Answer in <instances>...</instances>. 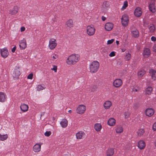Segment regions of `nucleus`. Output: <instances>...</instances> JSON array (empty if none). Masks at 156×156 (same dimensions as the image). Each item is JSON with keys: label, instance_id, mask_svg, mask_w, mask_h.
<instances>
[{"label": "nucleus", "instance_id": "10", "mask_svg": "<svg viewBox=\"0 0 156 156\" xmlns=\"http://www.w3.org/2000/svg\"><path fill=\"white\" fill-rule=\"evenodd\" d=\"M154 110L151 108H149L145 111L146 115L148 116H151L154 115Z\"/></svg>", "mask_w": 156, "mask_h": 156}, {"label": "nucleus", "instance_id": "41", "mask_svg": "<svg viewBox=\"0 0 156 156\" xmlns=\"http://www.w3.org/2000/svg\"><path fill=\"white\" fill-rule=\"evenodd\" d=\"M58 58V56L56 54H53L51 57V59L54 61Z\"/></svg>", "mask_w": 156, "mask_h": 156}, {"label": "nucleus", "instance_id": "21", "mask_svg": "<svg viewBox=\"0 0 156 156\" xmlns=\"http://www.w3.org/2000/svg\"><path fill=\"white\" fill-rule=\"evenodd\" d=\"M60 124L62 128L66 127L68 124V120L65 119H62L60 122Z\"/></svg>", "mask_w": 156, "mask_h": 156}, {"label": "nucleus", "instance_id": "24", "mask_svg": "<svg viewBox=\"0 0 156 156\" xmlns=\"http://www.w3.org/2000/svg\"><path fill=\"white\" fill-rule=\"evenodd\" d=\"M144 56L145 57H148L151 54L150 49L148 48H146L144 49L143 53Z\"/></svg>", "mask_w": 156, "mask_h": 156}, {"label": "nucleus", "instance_id": "42", "mask_svg": "<svg viewBox=\"0 0 156 156\" xmlns=\"http://www.w3.org/2000/svg\"><path fill=\"white\" fill-rule=\"evenodd\" d=\"M125 119H127L129 118L130 115V113L129 112H126L124 114Z\"/></svg>", "mask_w": 156, "mask_h": 156}, {"label": "nucleus", "instance_id": "15", "mask_svg": "<svg viewBox=\"0 0 156 156\" xmlns=\"http://www.w3.org/2000/svg\"><path fill=\"white\" fill-rule=\"evenodd\" d=\"M20 75V71L18 69H14L13 73L12 76L15 79L18 78Z\"/></svg>", "mask_w": 156, "mask_h": 156}, {"label": "nucleus", "instance_id": "46", "mask_svg": "<svg viewBox=\"0 0 156 156\" xmlns=\"http://www.w3.org/2000/svg\"><path fill=\"white\" fill-rule=\"evenodd\" d=\"M114 41V39H112L110 40H109L107 41V44H112Z\"/></svg>", "mask_w": 156, "mask_h": 156}, {"label": "nucleus", "instance_id": "22", "mask_svg": "<svg viewBox=\"0 0 156 156\" xmlns=\"http://www.w3.org/2000/svg\"><path fill=\"white\" fill-rule=\"evenodd\" d=\"M145 143L144 141L141 140L139 141L138 147L141 150L143 149L145 147Z\"/></svg>", "mask_w": 156, "mask_h": 156}, {"label": "nucleus", "instance_id": "18", "mask_svg": "<svg viewBox=\"0 0 156 156\" xmlns=\"http://www.w3.org/2000/svg\"><path fill=\"white\" fill-rule=\"evenodd\" d=\"M18 9L17 6H15L12 9H10L9 11V13L11 15H15L18 12Z\"/></svg>", "mask_w": 156, "mask_h": 156}, {"label": "nucleus", "instance_id": "36", "mask_svg": "<svg viewBox=\"0 0 156 156\" xmlns=\"http://www.w3.org/2000/svg\"><path fill=\"white\" fill-rule=\"evenodd\" d=\"M110 4L109 2L107 1L104 2L103 4V7L104 8L107 9L109 7Z\"/></svg>", "mask_w": 156, "mask_h": 156}, {"label": "nucleus", "instance_id": "8", "mask_svg": "<svg viewBox=\"0 0 156 156\" xmlns=\"http://www.w3.org/2000/svg\"><path fill=\"white\" fill-rule=\"evenodd\" d=\"M0 53L2 56L5 58L8 56L9 54L8 49L6 48L1 49Z\"/></svg>", "mask_w": 156, "mask_h": 156}, {"label": "nucleus", "instance_id": "28", "mask_svg": "<svg viewBox=\"0 0 156 156\" xmlns=\"http://www.w3.org/2000/svg\"><path fill=\"white\" fill-rule=\"evenodd\" d=\"M114 153L113 149L110 148L106 151V154L107 156H111L113 155Z\"/></svg>", "mask_w": 156, "mask_h": 156}, {"label": "nucleus", "instance_id": "5", "mask_svg": "<svg viewBox=\"0 0 156 156\" xmlns=\"http://www.w3.org/2000/svg\"><path fill=\"white\" fill-rule=\"evenodd\" d=\"M86 109V107L85 105H79L76 108V112L79 114H82L84 113Z\"/></svg>", "mask_w": 156, "mask_h": 156}, {"label": "nucleus", "instance_id": "3", "mask_svg": "<svg viewBox=\"0 0 156 156\" xmlns=\"http://www.w3.org/2000/svg\"><path fill=\"white\" fill-rule=\"evenodd\" d=\"M95 29L92 25H89L86 27L87 34L89 36H93L95 34Z\"/></svg>", "mask_w": 156, "mask_h": 156}, {"label": "nucleus", "instance_id": "39", "mask_svg": "<svg viewBox=\"0 0 156 156\" xmlns=\"http://www.w3.org/2000/svg\"><path fill=\"white\" fill-rule=\"evenodd\" d=\"M149 29L151 32H153L155 29L154 26L153 24L150 25L149 27Z\"/></svg>", "mask_w": 156, "mask_h": 156}, {"label": "nucleus", "instance_id": "45", "mask_svg": "<svg viewBox=\"0 0 156 156\" xmlns=\"http://www.w3.org/2000/svg\"><path fill=\"white\" fill-rule=\"evenodd\" d=\"M51 134V132L49 131H46L44 133V135L47 136H50Z\"/></svg>", "mask_w": 156, "mask_h": 156}, {"label": "nucleus", "instance_id": "30", "mask_svg": "<svg viewBox=\"0 0 156 156\" xmlns=\"http://www.w3.org/2000/svg\"><path fill=\"white\" fill-rule=\"evenodd\" d=\"M66 25L69 28L72 27L73 26V20L72 19L68 20L66 22Z\"/></svg>", "mask_w": 156, "mask_h": 156}, {"label": "nucleus", "instance_id": "32", "mask_svg": "<svg viewBox=\"0 0 156 156\" xmlns=\"http://www.w3.org/2000/svg\"><path fill=\"white\" fill-rule=\"evenodd\" d=\"M131 58V55L130 53L126 52V55L125 57V59L126 61H129Z\"/></svg>", "mask_w": 156, "mask_h": 156}, {"label": "nucleus", "instance_id": "34", "mask_svg": "<svg viewBox=\"0 0 156 156\" xmlns=\"http://www.w3.org/2000/svg\"><path fill=\"white\" fill-rule=\"evenodd\" d=\"M145 131L144 129H139L137 131V133L139 136H142L144 133Z\"/></svg>", "mask_w": 156, "mask_h": 156}, {"label": "nucleus", "instance_id": "35", "mask_svg": "<svg viewBox=\"0 0 156 156\" xmlns=\"http://www.w3.org/2000/svg\"><path fill=\"white\" fill-rule=\"evenodd\" d=\"M8 137V136L7 134L4 135H2L0 134V140L1 141H4L6 140Z\"/></svg>", "mask_w": 156, "mask_h": 156}, {"label": "nucleus", "instance_id": "25", "mask_svg": "<svg viewBox=\"0 0 156 156\" xmlns=\"http://www.w3.org/2000/svg\"><path fill=\"white\" fill-rule=\"evenodd\" d=\"M115 130L116 133H120L123 131V128L121 125H117L115 126Z\"/></svg>", "mask_w": 156, "mask_h": 156}, {"label": "nucleus", "instance_id": "17", "mask_svg": "<svg viewBox=\"0 0 156 156\" xmlns=\"http://www.w3.org/2000/svg\"><path fill=\"white\" fill-rule=\"evenodd\" d=\"M113 27V24L111 23H107L105 25V29L107 31H110Z\"/></svg>", "mask_w": 156, "mask_h": 156}, {"label": "nucleus", "instance_id": "47", "mask_svg": "<svg viewBox=\"0 0 156 156\" xmlns=\"http://www.w3.org/2000/svg\"><path fill=\"white\" fill-rule=\"evenodd\" d=\"M115 55V52L114 51L111 52L109 54V56L112 57L114 56Z\"/></svg>", "mask_w": 156, "mask_h": 156}, {"label": "nucleus", "instance_id": "2", "mask_svg": "<svg viewBox=\"0 0 156 156\" xmlns=\"http://www.w3.org/2000/svg\"><path fill=\"white\" fill-rule=\"evenodd\" d=\"M100 64L97 61H94L92 62L89 66L90 72L91 73H94L97 72L99 69Z\"/></svg>", "mask_w": 156, "mask_h": 156}, {"label": "nucleus", "instance_id": "29", "mask_svg": "<svg viewBox=\"0 0 156 156\" xmlns=\"http://www.w3.org/2000/svg\"><path fill=\"white\" fill-rule=\"evenodd\" d=\"M6 95L2 92H0V102H3L6 100Z\"/></svg>", "mask_w": 156, "mask_h": 156}, {"label": "nucleus", "instance_id": "13", "mask_svg": "<svg viewBox=\"0 0 156 156\" xmlns=\"http://www.w3.org/2000/svg\"><path fill=\"white\" fill-rule=\"evenodd\" d=\"M42 144L40 143L36 144L33 147V151L35 152H39L41 151Z\"/></svg>", "mask_w": 156, "mask_h": 156}, {"label": "nucleus", "instance_id": "48", "mask_svg": "<svg viewBox=\"0 0 156 156\" xmlns=\"http://www.w3.org/2000/svg\"><path fill=\"white\" fill-rule=\"evenodd\" d=\"M153 51L154 52H156V44H154L153 48Z\"/></svg>", "mask_w": 156, "mask_h": 156}, {"label": "nucleus", "instance_id": "1", "mask_svg": "<svg viewBox=\"0 0 156 156\" xmlns=\"http://www.w3.org/2000/svg\"><path fill=\"white\" fill-rule=\"evenodd\" d=\"M80 56L78 54H72L69 55L66 60V63L69 65L75 64L80 59Z\"/></svg>", "mask_w": 156, "mask_h": 156}, {"label": "nucleus", "instance_id": "19", "mask_svg": "<svg viewBox=\"0 0 156 156\" xmlns=\"http://www.w3.org/2000/svg\"><path fill=\"white\" fill-rule=\"evenodd\" d=\"M85 134L84 133L83 131H80L78 132L76 134V138L77 139H81L83 137L85 136Z\"/></svg>", "mask_w": 156, "mask_h": 156}, {"label": "nucleus", "instance_id": "58", "mask_svg": "<svg viewBox=\"0 0 156 156\" xmlns=\"http://www.w3.org/2000/svg\"><path fill=\"white\" fill-rule=\"evenodd\" d=\"M154 144L155 146L156 147V140H155V142H154Z\"/></svg>", "mask_w": 156, "mask_h": 156}, {"label": "nucleus", "instance_id": "43", "mask_svg": "<svg viewBox=\"0 0 156 156\" xmlns=\"http://www.w3.org/2000/svg\"><path fill=\"white\" fill-rule=\"evenodd\" d=\"M33 74L32 73H31L28 75L27 78L28 79L32 80L33 79Z\"/></svg>", "mask_w": 156, "mask_h": 156}, {"label": "nucleus", "instance_id": "38", "mask_svg": "<svg viewBox=\"0 0 156 156\" xmlns=\"http://www.w3.org/2000/svg\"><path fill=\"white\" fill-rule=\"evenodd\" d=\"M128 2L127 1H125L123 3V5L121 9V10H123L125 9L128 6Z\"/></svg>", "mask_w": 156, "mask_h": 156}, {"label": "nucleus", "instance_id": "14", "mask_svg": "<svg viewBox=\"0 0 156 156\" xmlns=\"http://www.w3.org/2000/svg\"><path fill=\"white\" fill-rule=\"evenodd\" d=\"M131 33L132 36L135 38H137L139 36V31L136 28H132L131 30Z\"/></svg>", "mask_w": 156, "mask_h": 156}, {"label": "nucleus", "instance_id": "44", "mask_svg": "<svg viewBox=\"0 0 156 156\" xmlns=\"http://www.w3.org/2000/svg\"><path fill=\"white\" fill-rule=\"evenodd\" d=\"M57 67L55 65L53 66V68L51 69V70L54 71L55 72H56L57 71Z\"/></svg>", "mask_w": 156, "mask_h": 156}, {"label": "nucleus", "instance_id": "23", "mask_svg": "<svg viewBox=\"0 0 156 156\" xmlns=\"http://www.w3.org/2000/svg\"><path fill=\"white\" fill-rule=\"evenodd\" d=\"M20 108L21 110L23 112H27L29 108L28 106L25 104H21L20 106Z\"/></svg>", "mask_w": 156, "mask_h": 156}, {"label": "nucleus", "instance_id": "7", "mask_svg": "<svg viewBox=\"0 0 156 156\" xmlns=\"http://www.w3.org/2000/svg\"><path fill=\"white\" fill-rule=\"evenodd\" d=\"M129 21V17L127 15L125 14L122 16L121 19V22L123 26H126L128 25Z\"/></svg>", "mask_w": 156, "mask_h": 156}, {"label": "nucleus", "instance_id": "49", "mask_svg": "<svg viewBox=\"0 0 156 156\" xmlns=\"http://www.w3.org/2000/svg\"><path fill=\"white\" fill-rule=\"evenodd\" d=\"M153 129L154 130H156V122H155L153 125Z\"/></svg>", "mask_w": 156, "mask_h": 156}, {"label": "nucleus", "instance_id": "52", "mask_svg": "<svg viewBox=\"0 0 156 156\" xmlns=\"http://www.w3.org/2000/svg\"><path fill=\"white\" fill-rule=\"evenodd\" d=\"M25 30V28L24 27H21L20 28V30L21 32H23Z\"/></svg>", "mask_w": 156, "mask_h": 156}, {"label": "nucleus", "instance_id": "50", "mask_svg": "<svg viewBox=\"0 0 156 156\" xmlns=\"http://www.w3.org/2000/svg\"><path fill=\"white\" fill-rule=\"evenodd\" d=\"M151 39L152 41H156V38L154 36H152L151 38Z\"/></svg>", "mask_w": 156, "mask_h": 156}, {"label": "nucleus", "instance_id": "40", "mask_svg": "<svg viewBox=\"0 0 156 156\" xmlns=\"http://www.w3.org/2000/svg\"><path fill=\"white\" fill-rule=\"evenodd\" d=\"M132 91L135 92H137L139 90V88L137 86H136L135 87H134L132 88Z\"/></svg>", "mask_w": 156, "mask_h": 156}, {"label": "nucleus", "instance_id": "53", "mask_svg": "<svg viewBox=\"0 0 156 156\" xmlns=\"http://www.w3.org/2000/svg\"><path fill=\"white\" fill-rule=\"evenodd\" d=\"M106 18L104 16L102 17V20L103 21H105L106 20Z\"/></svg>", "mask_w": 156, "mask_h": 156}, {"label": "nucleus", "instance_id": "9", "mask_svg": "<svg viewBox=\"0 0 156 156\" xmlns=\"http://www.w3.org/2000/svg\"><path fill=\"white\" fill-rule=\"evenodd\" d=\"M19 46L21 49H25L27 46V42L26 39L23 38L19 42Z\"/></svg>", "mask_w": 156, "mask_h": 156}, {"label": "nucleus", "instance_id": "26", "mask_svg": "<svg viewBox=\"0 0 156 156\" xmlns=\"http://www.w3.org/2000/svg\"><path fill=\"white\" fill-rule=\"evenodd\" d=\"M94 128L97 132H100L102 128L101 125L100 123H96L94 125Z\"/></svg>", "mask_w": 156, "mask_h": 156}, {"label": "nucleus", "instance_id": "12", "mask_svg": "<svg viewBox=\"0 0 156 156\" xmlns=\"http://www.w3.org/2000/svg\"><path fill=\"white\" fill-rule=\"evenodd\" d=\"M149 9L152 13H154L156 12V6L154 2H150L149 4Z\"/></svg>", "mask_w": 156, "mask_h": 156}, {"label": "nucleus", "instance_id": "11", "mask_svg": "<svg viewBox=\"0 0 156 156\" xmlns=\"http://www.w3.org/2000/svg\"><path fill=\"white\" fill-rule=\"evenodd\" d=\"M142 13L141 9L140 7H137L135 10L134 14L136 16L139 17L141 16Z\"/></svg>", "mask_w": 156, "mask_h": 156}, {"label": "nucleus", "instance_id": "20", "mask_svg": "<svg viewBox=\"0 0 156 156\" xmlns=\"http://www.w3.org/2000/svg\"><path fill=\"white\" fill-rule=\"evenodd\" d=\"M149 73L151 75V78L154 80H155L156 78V70L152 69H150Z\"/></svg>", "mask_w": 156, "mask_h": 156}, {"label": "nucleus", "instance_id": "33", "mask_svg": "<svg viewBox=\"0 0 156 156\" xmlns=\"http://www.w3.org/2000/svg\"><path fill=\"white\" fill-rule=\"evenodd\" d=\"M152 90V88L151 87H148L146 89L145 93L147 94H150Z\"/></svg>", "mask_w": 156, "mask_h": 156}, {"label": "nucleus", "instance_id": "27", "mask_svg": "<svg viewBox=\"0 0 156 156\" xmlns=\"http://www.w3.org/2000/svg\"><path fill=\"white\" fill-rule=\"evenodd\" d=\"M116 121L115 119L112 118H110L108 122V125L110 126H112L115 124Z\"/></svg>", "mask_w": 156, "mask_h": 156}, {"label": "nucleus", "instance_id": "56", "mask_svg": "<svg viewBox=\"0 0 156 156\" xmlns=\"http://www.w3.org/2000/svg\"><path fill=\"white\" fill-rule=\"evenodd\" d=\"M62 156H69V155L67 154H64Z\"/></svg>", "mask_w": 156, "mask_h": 156}, {"label": "nucleus", "instance_id": "51", "mask_svg": "<svg viewBox=\"0 0 156 156\" xmlns=\"http://www.w3.org/2000/svg\"><path fill=\"white\" fill-rule=\"evenodd\" d=\"M16 46H14L13 47V48L11 50V51L12 52L14 53L15 52L16 49Z\"/></svg>", "mask_w": 156, "mask_h": 156}, {"label": "nucleus", "instance_id": "31", "mask_svg": "<svg viewBox=\"0 0 156 156\" xmlns=\"http://www.w3.org/2000/svg\"><path fill=\"white\" fill-rule=\"evenodd\" d=\"M145 71L144 69H141L137 72V75L139 78H141L145 74Z\"/></svg>", "mask_w": 156, "mask_h": 156}, {"label": "nucleus", "instance_id": "6", "mask_svg": "<svg viewBox=\"0 0 156 156\" xmlns=\"http://www.w3.org/2000/svg\"><path fill=\"white\" fill-rule=\"evenodd\" d=\"M122 81L121 79H117L113 81V85L115 87L119 88L122 86Z\"/></svg>", "mask_w": 156, "mask_h": 156}, {"label": "nucleus", "instance_id": "55", "mask_svg": "<svg viewBox=\"0 0 156 156\" xmlns=\"http://www.w3.org/2000/svg\"><path fill=\"white\" fill-rule=\"evenodd\" d=\"M116 43L117 45H118L119 44V41H116Z\"/></svg>", "mask_w": 156, "mask_h": 156}, {"label": "nucleus", "instance_id": "4", "mask_svg": "<svg viewBox=\"0 0 156 156\" xmlns=\"http://www.w3.org/2000/svg\"><path fill=\"white\" fill-rule=\"evenodd\" d=\"M57 44L56 40L54 38H51L49 41L48 47L50 50H53L55 48Z\"/></svg>", "mask_w": 156, "mask_h": 156}, {"label": "nucleus", "instance_id": "54", "mask_svg": "<svg viewBox=\"0 0 156 156\" xmlns=\"http://www.w3.org/2000/svg\"><path fill=\"white\" fill-rule=\"evenodd\" d=\"M122 52H124L125 51H126V49L125 48H122Z\"/></svg>", "mask_w": 156, "mask_h": 156}, {"label": "nucleus", "instance_id": "57", "mask_svg": "<svg viewBox=\"0 0 156 156\" xmlns=\"http://www.w3.org/2000/svg\"><path fill=\"white\" fill-rule=\"evenodd\" d=\"M72 110H69V111H68V112H69V113H71L72 112Z\"/></svg>", "mask_w": 156, "mask_h": 156}, {"label": "nucleus", "instance_id": "37", "mask_svg": "<svg viewBox=\"0 0 156 156\" xmlns=\"http://www.w3.org/2000/svg\"><path fill=\"white\" fill-rule=\"evenodd\" d=\"M45 89L44 86H42L41 85H38L37 87V90L38 91H40L43 90Z\"/></svg>", "mask_w": 156, "mask_h": 156}, {"label": "nucleus", "instance_id": "16", "mask_svg": "<svg viewBox=\"0 0 156 156\" xmlns=\"http://www.w3.org/2000/svg\"><path fill=\"white\" fill-rule=\"evenodd\" d=\"M112 102L110 101H107L104 103V107L105 109H109L112 106Z\"/></svg>", "mask_w": 156, "mask_h": 156}]
</instances>
